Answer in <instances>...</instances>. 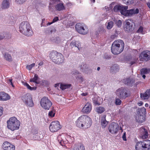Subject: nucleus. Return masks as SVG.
Returning a JSON list of instances; mask_svg holds the SVG:
<instances>
[{"instance_id": "1", "label": "nucleus", "mask_w": 150, "mask_h": 150, "mask_svg": "<svg viewBox=\"0 0 150 150\" xmlns=\"http://www.w3.org/2000/svg\"><path fill=\"white\" fill-rule=\"evenodd\" d=\"M76 125L79 128L86 129L89 128L92 124L91 118L89 116L83 115L79 117L76 121Z\"/></svg>"}, {"instance_id": "2", "label": "nucleus", "mask_w": 150, "mask_h": 150, "mask_svg": "<svg viewBox=\"0 0 150 150\" xmlns=\"http://www.w3.org/2000/svg\"><path fill=\"white\" fill-rule=\"evenodd\" d=\"M124 46L125 44L123 40H116L112 44L111 52L114 54H118L123 51Z\"/></svg>"}, {"instance_id": "3", "label": "nucleus", "mask_w": 150, "mask_h": 150, "mask_svg": "<svg viewBox=\"0 0 150 150\" xmlns=\"http://www.w3.org/2000/svg\"><path fill=\"white\" fill-rule=\"evenodd\" d=\"M19 30L21 33L28 36H31L33 34L30 24L27 21L23 22L21 23Z\"/></svg>"}, {"instance_id": "4", "label": "nucleus", "mask_w": 150, "mask_h": 150, "mask_svg": "<svg viewBox=\"0 0 150 150\" xmlns=\"http://www.w3.org/2000/svg\"><path fill=\"white\" fill-rule=\"evenodd\" d=\"M7 127L12 131L18 129L20 122L15 117H10L7 121Z\"/></svg>"}, {"instance_id": "5", "label": "nucleus", "mask_w": 150, "mask_h": 150, "mask_svg": "<svg viewBox=\"0 0 150 150\" xmlns=\"http://www.w3.org/2000/svg\"><path fill=\"white\" fill-rule=\"evenodd\" d=\"M50 57L53 62L58 64L62 63L64 61V57L62 54L56 51L51 52Z\"/></svg>"}, {"instance_id": "6", "label": "nucleus", "mask_w": 150, "mask_h": 150, "mask_svg": "<svg viewBox=\"0 0 150 150\" xmlns=\"http://www.w3.org/2000/svg\"><path fill=\"white\" fill-rule=\"evenodd\" d=\"M136 150H149L150 149V140H148L143 142H139L136 145Z\"/></svg>"}, {"instance_id": "7", "label": "nucleus", "mask_w": 150, "mask_h": 150, "mask_svg": "<svg viewBox=\"0 0 150 150\" xmlns=\"http://www.w3.org/2000/svg\"><path fill=\"white\" fill-rule=\"evenodd\" d=\"M21 99L24 103L29 107H33L34 104L32 95L29 93H26L21 97Z\"/></svg>"}, {"instance_id": "8", "label": "nucleus", "mask_w": 150, "mask_h": 150, "mask_svg": "<svg viewBox=\"0 0 150 150\" xmlns=\"http://www.w3.org/2000/svg\"><path fill=\"white\" fill-rule=\"evenodd\" d=\"M75 28L76 31L81 34H86L88 31L87 27L82 23H77L75 25Z\"/></svg>"}, {"instance_id": "9", "label": "nucleus", "mask_w": 150, "mask_h": 150, "mask_svg": "<svg viewBox=\"0 0 150 150\" xmlns=\"http://www.w3.org/2000/svg\"><path fill=\"white\" fill-rule=\"evenodd\" d=\"M40 104L44 109L49 110L52 105V103L47 97H44L41 99Z\"/></svg>"}, {"instance_id": "10", "label": "nucleus", "mask_w": 150, "mask_h": 150, "mask_svg": "<svg viewBox=\"0 0 150 150\" xmlns=\"http://www.w3.org/2000/svg\"><path fill=\"white\" fill-rule=\"evenodd\" d=\"M127 88L121 87L117 91V95L120 98H125L129 96Z\"/></svg>"}, {"instance_id": "11", "label": "nucleus", "mask_w": 150, "mask_h": 150, "mask_svg": "<svg viewBox=\"0 0 150 150\" xmlns=\"http://www.w3.org/2000/svg\"><path fill=\"white\" fill-rule=\"evenodd\" d=\"M62 128L59 122L58 121H52L49 126L50 131L52 132H56L60 129Z\"/></svg>"}, {"instance_id": "12", "label": "nucleus", "mask_w": 150, "mask_h": 150, "mask_svg": "<svg viewBox=\"0 0 150 150\" xmlns=\"http://www.w3.org/2000/svg\"><path fill=\"white\" fill-rule=\"evenodd\" d=\"M50 5L54 4L55 3L61 2L57 4L55 6V8L56 10L60 11L65 9L64 4L62 2V1L60 0H50Z\"/></svg>"}, {"instance_id": "13", "label": "nucleus", "mask_w": 150, "mask_h": 150, "mask_svg": "<svg viewBox=\"0 0 150 150\" xmlns=\"http://www.w3.org/2000/svg\"><path fill=\"white\" fill-rule=\"evenodd\" d=\"M139 57L141 61L147 62L150 60V51L146 50L142 51L140 54Z\"/></svg>"}, {"instance_id": "14", "label": "nucleus", "mask_w": 150, "mask_h": 150, "mask_svg": "<svg viewBox=\"0 0 150 150\" xmlns=\"http://www.w3.org/2000/svg\"><path fill=\"white\" fill-rule=\"evenodd\" d=\"M119 127L117 124L112 122L109 125L108 127L109 132L112 134H116L118 132Z\"/></svg>"}, {"instance_id": "15", "label": "nucleus", "mask_w": 150, "mask_h": 150, "mask_svg": "<svg viewBox=\"0 0 150 150\" xmlns=\"http://www.w3.org/2000/svg\"><path fill=\"white\" fill-rule=\"evenodd\" d=\"M127 9H125L124 12H122L123 15L125 16H131L133 15L138 14L139 12V9L137 8L136 9H132L129 10Z\"/></svg>"}, {"instance_id": "16", "label": "nucleus", "mask_w": 150, "mask_h": 150, "mask_svg": "<svg viewBox=\"0 0 150 150\" xmlns=\"http://www.w3.org/2000/svg\"><path fill=\"white\" fill-rule=\"evenodd\" d=\"M125 23L124 27V30L125 31H130L132 29L133 23V20L132 19H128L125 21Z\"/></svg>"}, {"instance_id": "17", "label": "nucleus", "mask_w": 150, "mask_h": 150, "mask_svg": "<svg viewBox=\"0 0 150 150\" xmlns=\"http://www.w3.org/2000/svg\"><path fill=\"white\" fill-rule=\"evenodd\" d=\"M2 148L4 150H15V146L7 141L4 142L2 144Z\"/></svg>"}, {"instance_id": "18", "label": "nucleus", "mask_w": 150, "mask_h": 150, "mask_svg": "<svg viewBox=\"0 0 150 150\" xmlns=\"http://www.w3.org/2000/svg\"><path fill=\"white\" fill-rule=\"evenodd\" d=\"M92 104L89 102H87L83 108L82 112L84 113L89 114L92 109Z\"/></svg>"}, {"instance_id": "19", "label": "nucleus", "mask_w": 150, "mask_h": 150, "mask_svg": "<svg viewBox=\"0 0 150 150\" xmlns=\"http://www.w3.org/2000/svg\"><path fill=\"white\" fill-rule=\"evenodd\" d=\"M128 7L127 6H123L119 5H117L114 7L113 10L115 12H117L120 11L122 15H123L122 12H124L125 9H128Z\"/></svg>"}, {"instance_id": "20", "label": "nucleus", "mask_w": 150, "mask_h": 150, "mask_svg": "<svg viewBox=\"0 0 150 150\" xmlns=\"http://www.w3.org/2000/svg\"><path fill=\"white\" fill-rule=\"evenodd\" d=\"M140 132L141 134V137L142 139H144L148 137V134L147 129L143 127L140 128Z\"/></svg>"}, {"instance_id": "21", "label": "nucleus", "mask_w": 150, "mask_h": 150, "mask_svg": "<svg viewBox=\"0 0 150 150\" xmlns=\"http://www.w3.org/2000/svg\"><path fill=\"white\" fill-rule=\"evenodd\" d=\"M70 150H85V147L81 143L76 144L71 147Z\"/></svg>"}, {"instance_id": "22", "label": "nucleus", "mask_w": 150, "mask_h": 150, "mask_svg": "<svg viewBox=\"0 0 150 150\" xmlns=\"http://www.w3.org/2000/svg\"><path fill=\"white\" fill-rule=\"evenodd\" d=\"M9 95L3 92H0V101H6L9 99Z\"/></svg>"}, {"instance_id": "23", "label": "nucleus", "mask_w": 150, "mask_h": 150, "mask_svg": "<svg viewBox=\"0 0 150 150\" xmlns=\"http://www.w3.org/2000/svg\"><path fill=\"white\" fill-rule=\"evenodd\" d=\"M150 96V89H147L144 93L140 94V97L142 100H147Z\"/></svg>"}, {"instance_id": "24", "label": "nucleus", "mask_w": 150, "mask_h": 150, "mask_svg": "<svg viewBox=\"0 0 150 150\" xmlns=\"http://www.w3.org/2000/svg\"><path fill=\"white\" fill-rule=\"evenodd\" d=\"M123 82L124 84L130 86H132V84L135 82V81L133 79L127 78L123 80Z\"/></svg>"}, {"instance_id": "25", "label": "nucleus", "mask_w": 150, "mask_h": 150, "mask_svg": "<svg viewBox=\"0 0 150 150\" xmlns=\"http://www.w3.org/2000/svg\"><path fill=\"white\" fill-rule=\"evenodd\" d=\"M145 117L141 114H139L136 117V120L137 122L141 123L145 120Z\"/></svg>"}, {"instance_id": "26", "label": "nucleus", "mask_w": 150, "mask_h": 150, "mask_svg": "<svg viewBox=\"0 0 150 150\" xmlns=\"http://www.w3.org/2000/svg\"><path fill=\"white\" fill-rule=\"evenodd\" d=\"M99 97L97 95L94 96L92 98L93 105H99L100 103L98 101Z\"/></svg>"}, {"instance_id": "27", "label": "nucleus", "mask_w": 150, "mask_h": 150, "mask_svg": "<svg viewBox=\"0 0 150 150\" xmlns=\"http://www.w3.org/2000/svg\"><path fill=\"white\" fill-rule=\"evenodd\" d=\"M106 115H103L101 118V124L103 128H105L108 124V122L105 119Z\"/></svg>"}, {"instance_id": "28", "label": "nucleus", "mask_w": 150, "mask_h": 150, "mask_svg": "<svg viewBox=\"0 0 150 150\" xmlns=\"http://www.w3.org/2000/svg\"><path fill=\"white\" fill-rule=\"evenodd\" d=\"M81 44L79 41H73L70 44V45L72 47L75 46L77 47L79 50V47L81 46Z\"/></svg>"}, {"instance_id": "29", "label": "nucleus", "mask_w": 150, "mask_h": 150, "mask_svg": "<svg viewBox=\"0 0 150 150\" xmlns=\"http://www.w3.org/2000/svg\"><path fill=\"white\" fill-rule=\"evenodd\" d=\"M9 5L8 0H4L2 3V8L3 9L7 8L9 7Z\"/></svg>"}, {"instance_id": "30", "label": "nucleus", "mask_w": 150, "mask_h": 150, "mask_svg": "<svg viewBox=\"0 0 150 150\" xmlns=\"http://www.w3.org/2000/svg\"><path fill=\"white\" fill-rule=\"evenodd\" d=\"M38 78V76L37 74H35L34 75V77L30 79V82H33L37 84H38L39 83V82L37 81Z\"/></svg>"}, {"instance_id": "31", "label": "nucleus", "mask_w": 150, "mask_h": 150, "mask_svg": "<svg viewBox=\"0 0 150 150\" xmlns=\"http://www.w3.org/2000/svg\"><path fill=\"white\" fill-rule=\"evenodd\" d=\"M71 84H61L60 88L62 90L68 89L71 86Z\"/></svg>"}, {"instance_id": "32", "label": "nucleus", "mask_w": 150, "mask_h": 150, "mask_svg": "<svg viewBox=\"0 0 150 150\" xmlns=\"http://www.w3.org/2000/svg\"><path fill=\"white\" fill-rule=\"evenodd\" d=\"M96 109V112L98 114H101L105 110V108L101 106L97 107Z\"/></svg>"}, {"instance_id": "33", "label": "nucleus", "mask_w": 150, "mask_h": 150, "mask_svg": "<svg viewBox=\"0 0 150 150\" xmlns=\"http://www.w3.org/2000/svg\"><path fill=\"white\" fill-rule=\"evenodd\" d=\"M9 35L6 33H2L0 35V40H2L4 38H8Z\"/></svg>"}, {"instance_id": "34", "label": "nucleus", "mask_w": 150, "mask_h": 150, "mask_svg": "<svg viewBox=\"0 0 150 150\" xmlns=\"http://www.w3.org/2000/svg\"><path fill=\"white\" fill-rule=\"evenodd\" d=\"M150 70L149 69H147L146 68H143L140 70L141 74H148L150 72Z\"/></svg>"}, {"instance_id": "35", "label": "nucleus", "mask_w": 150, "mask_h": 150, "mask_svg": "<svg viewBox=\"0 0 150 150\" xmlns=\"http://www.w3.org/2000/svg\"><path fill=\"white\" fill-rule=\"evenodd\" d=\"M138 112H139V114H142V115H145L146 114V109L144 107L139 109Z\"/></svg>"}, {"instance_id": "36", "label": "nucleus", "mask_w": 150, "mask_h": 150, "mask_svg": "<svg viewBox=\"0 0 150 150\" xmlns=\"http://www.w3.org/2000/svg\"><path fill=\"white\" fill-rule=\"evenodd\" d=\"M24 85L26 86L27 88L28 89L31 91L33 90H35L36 89V87H31L27 83H26L24 84Z\"/></svg>"}, {"instance_id": "37", "label": "nucleus", "mask_w": 150, "mask_h": 150, "mask_svg": "<svg viewBox=\"0 0 150 150\" xmlns=\"http://www.w3.org/2000/svg\"><path fill=\"white\" fill-rule=\"evenodd\" d=\"M4 57L9 62H11L12 61L11 56L8 54H5Z\"/></svg>"}, {"instance_id": "38", "label": "nucleus", "mask_w": 150, "mask_h": 150, "mask_svg": "<svg viewBox=\"0 0 150 150\" xmlns=\"http://www.w3.org/2000/svg\"><path fill=\"white\" fill-rule=\"evenodd\" d=\"M124 3L127 5H130L134 3V0H123Z\"/></svg>"}, {"instance_id": "39", "label": "nucleus", "mask_w": 150, "mask_h": 150, "mask_svg": "<svg viewBox=\"0 0 150 150\" xmlns=\"http://www.w3.org/2000/svg\"><path fill=\"white\" fill-rule=\"evenodd\" d=\"M143 27L142 26H140L137 31V32L138 33H141L142 34L145 33V32L143 31Z\"/></svg>"}, {"instance_id": "40", "label": "nucleus", "mask_w": 150, "mask_h": 150, "mask_svg": "<svg viewBox=\"0 0 150 150\" xmlns=\"http://www.w3.org/2000/svg\"><path fill=\"white\" fill-rule=\"evenodd\" d=\"M113 23L112 21H110L108 22L107 28L108 29H111L113 27Z\"/></svg>"}, {"instance_id": "41", "label": "nucleus", "mask_w": 150, "mask_h": 150, "mask_svg": "<svg viewBox=\"0 0 150 150\" xmlns=\"http://www.w3.org/2000/svg\"><path fill=\"white\" fill-rule=\"evenodd\" d=\"M55 114V111L54 110H51L49 112L48 116L49 117H54Z\"/></svg>"}, {"instance_id": "42", "label": "nucleus", "mask_w": 150, "mask_h": 150, "mask_svg": "<svg viewBox=\"0 0 150 150\" xmlns=\"http://www.w3.org/2000/svg\"><path fill=\"white\" fill-rule=\"evenodd\" d=\"M35 63H33L30 65H27L26 66L27 69L29 70H30L32 68L35 66Z\"/></svg>"}, {"instance_id": "43", "label": "nucleus", "mask_w": 150, "mask_h": 150, "mask_svg": "<svg viewBox=\"0 0 150 150\" xmlns=\"http://www.w3.org/2000/svg\"><path fill=\"white\" fill-rule=\"evenodd\" d=\"M115 23L118 27H120L122 25V21L120 20H118Z\"/></svg>"}, {"instance_id": "44", "label": "nucleus", "mask_w": 150, "mask_h": 150, "mask_svg": "<svg viewBox=\"0 0 150 150\" xmlns=\"http://www.w3.org/2000/svg\"><path fill=\"white\" fill-rule=\"evenodd\" d=\"M58 141L59 144L62 146H65V143L64 142V141L63 140H58Z\"/></svg>"}, {"instance_id": "45", "label": "nucleus", "mask_w": 150, "mask_h": 150, "mask_svg": "<svg viewBox=\"0 0 150 150\" xmlns=\"http://www.w3.org/2000/svg\"><path fill=\"white\" fill-rule=\"evenodd\" d=\"M121 101L119 98H116L115 100V104L117 105H120L121 104Z\"/></svg>"}, {"instance_id": "46", "label": "nucleus", "mask_w": 150, "mask_h": 150, "mask_svg": "<svg viewBox=\"0 0 150 150\" xmlns=\"http://www.w3.org/2000/svg\"><path fill=\"white\" fill-rule=\"evenodd\" d=\"M27 0H16L19 4H22L25 2Z\"/></svg>"}, {"instance_id": "47", "label": "nucleus", "mask_w": 150, "mask_h": 150, "mask_svg": "<svg viewBox=\"0 0 150 150\" xmlns=\"http://www.w3.org/2000/svg\"><path fill=\"white\" fill-rule=\"evenodd\" d=\"M59 20V18L58 17H55L52 20V23H54Z\"/></svg>"}, {"instance_id": "48", "label": "nucleus", "mask_w": 150, "mask_h": 150, "mask_svg": "<svg viewBox=\"0 0 150 150\" xmlns=\"http://www.w3.org/2000/svg\"><path fill=\"white\" fill-rule=\"evenodd\" d=\"M122 138L123 139L124 141H126V132H125L124 133L122 137Z\"/></svg>"}, {"instance_id": "49", "label": "nucleus", "mask_w": 150, "mask_h": 150, "mask_svg": "<svg viewBox=\"0 0 150 150\" xmlns=\"http://www.w3.org/2000/svg\"><path fill=\"white\" fill-rule=\"evenodd\" d=\"M76 79H79L81 80V82L83 81V78L80 76H78L76 77Z\"/></svg>"}, {"instance_id": "50", "label": "nucleus", "mask_w": 150, "mask_h": 150, "mask_svg": "<svg viewBox=\"0 0 150 150\" xmlns=\"http://www.w3.org/2000/svg\"><path fill=\"white\" fill-rule=\"evenodd\" d=\"M3 108L0 106V117L3 114Z\"/></svg>"}, {"instance_id": "51", "label": "nucleus", "mask_w": 150, "mask_h": 150, "mask_svg": "<svg viewBox=\"0 0 150 150\" xmlns=\"http://www.w3.org/2000/svg\"><path fill=\"white\" fill-rule=\"evenodd\" d=\"M8 81H9V83H10V85H11L12 87H14V86L12 83V79H9Z\"/></svg>"}, {"instance_id": "52", "label": "nucleus", "mask_w": 150, "mask_h": 150, "mask_svg": "<svg viewBox=\"0 0 150 150\" xmlns=\"http://www.w3.org/2000/svg\"><path fill=\"white\" fill-rule=\"evenodd\" d=\"M67 6H68L69 7V6H72L73 5V4L72 3L69 2H68L67 4Z\"/></svg>"}, {"instance_id": "53", "label": "nucleus", "mask_w": 150, "mask_h": 150, "mask_svg": "<svg viewBox=\"0 0 150 150\" xmlns=\"http://www.w3.org/2000/svg\"><path fill=\"white\" fill-rule=\"evenodd\" d=\"M87 65H86L85 64V65H83V67H82V65L81 66V69H83L86 68Z\"/></svg>"}, {"instance_id": "54", "label": "nucleus", "mask_w": 150, "mask_h": 150, "mask_svg": "<svg viewBox=\"0 0 150 150\" xmlns=\"http://www.w3.org/2000/svg\"><path fill=\"white\" fill-rule=\"evenodd\" d=\"M143 103V102L142 101L138 103V105L139 106H141L142 104Z\"/></svg>"}, {"instance_id": "55", "label": "nucleus", "mask_w": 150, "mask_h": 150, "mask_svg": "<svg viewBox=\"0 0 150 150\" xmlns=\"http://www.w3.org/2000/svg\"><path fill=\"white\" fill-rule=\"evenodd\" d=\"M88 94V93H82V94H81V95L83 96H87Z\"/></svg>"}, {"instance_id": "56", "label": "nucleus", "mask_w": 150, "mask_h": 150, "mask_svg": "<svg viewBox=\"0 0 150 150\" xmlns=\"http://www.w3.org/2000/svg\"><path fill=\"white\" fill-rule=\"evenodd\" d=\"M146 4L148 7L150 9V2H148Z\"/></svg>"}, {"instance_id": "57", "label": "nucleus", "mask_w": 150, "mask_h": 150, "mask_svg": "<svg viewBox=\"0 0 150 150\" xmlns=\"http://www.w3.org/2000/svg\"><path fill=\"white\" fill-rule=\"evenodd\" d=\"M43 64V63L42 62H40L39 64H38V65H39V66H42V65Z\"/></svg>"}, {"instance_id": "58", "label": "nucleus", "mask_w": 150, "mask_h": 150, "mask_svg": "<svg viewBox=\"0 0 150 150\" xmlns=\"http://www.w3.org/2000/svg\"><path fill=\"white\" fill-rule=\"evenodd\" d=\"M142 77L144 79H145L146 77V76L144 75V74H142Z\"/></svg>"}, {"instance_id": "59", "label": "nucleus", "mask_w": 150, "mask_h": 150, "mask_svg": "<svg viewBox=\"0 0 150 150\" xmlns=\"http://www.w3.org/2000/svg\"><path fill=\"white\" fill-rule=\"evenodd\" d=\"M134 63H135V62H130L131 65H133V64H134Z\"/></svg>"}, {"instance_id": "60", "label": "nucleus", "mask_w": 150, "mask_h": 150, "mask_svg": "<svg viewBox=\"0 0 150 150\" xmlns=\"http://www.w3.org/2000/svg\"><path fill=\"white\" fill-rule=\"evenodd\" d=\"M145 106L146 107H148L149 106V105L148 103H146L145 104Z\"/></svg>"}, {"instance_id": "61", "label": "nucleus", "mask_w": 150, "mask_h": 150, "mask_svg": "<svg viewBox=\"0 0 150 150\" xmlns=\"http://www.w3.org/2000/svg\"><path fill=\"white\" fill-rule=\"evenodd\" d=\"M105 9H106V11L109 10H108V7H107L106 6H105Z\"/></svg>"}, {"instance_id": "62", "label": "nucleus", "mask_w": 150, "mask_h": 150, "mask_svg": "<svg viewBox=\"0 0 150 150\" xmlns=\"http://www.w3.org/2000/svg\"><path fill=\"white\" fill-rule=\"evenodd\" d=\"M100 67H98L97 68V70L98 71H99V70L100 69Z\"/></svg>"}, {"instance_id": "63", "label": "nucleus", "mask_w": 150, "mask_h": 150, "mask_svg": "<svg viewBox=\"0 0 150 150\" xmlns=\"http://www.w3.org/2000/svg\"><path fill=\"white\" fill-rule=\"evenodd\" d=\"M91 1H92L93 3H94L95 1V0H91Z\"/></svg>"}, {"instance_id": "64", "label": "nucleus", "mask_w": 150, "mask_h": 150, "mask_svg": "<svg viewBox=\"0 0 150 150\" xmlns=\"http://www.w3.org/2000/svg\"><path fill=\"white\" fill-rule=\"evenodd\" d=\"M52 23H52V22L51 23H48V24H49V25H50L51 24H52Z\"/></svg>"}]
</instances>
